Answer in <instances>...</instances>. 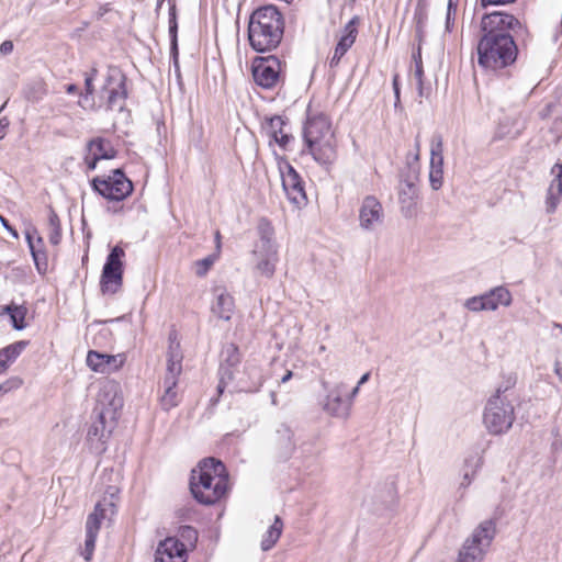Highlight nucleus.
<instances>
[{"instance_id":"obj_1","label":"nucleus","mask_w":562,"mask_h":562,"mask_svg":"<svg viewBox=\"0 0 562 562\" xmlns=\"http://www.w3.org/2000/svg\"><path fill=\"white\" fill-rule=\"evenodd\" d=\"M510 31L517 35L526 32V27L505 11H494L482 16V36L476 50L477 65L483 70L498 72L516 61L518 47Z\"/></svg>"},{"instance_id":"obj_2","label":"nucleus","mask_w":562,"mask_h":562,"mask_svg":"<svg viewBox=\"0 0 562 562\" xmlns=\"http://www.w3.org/2000/svg\"><path fill=\"white\" fill-rule=\"evenodd\" d=\"M117 387L116 383L108 382L98 393V405L93 411L94 419L87 431V442L95 453L105 451L106 440L116 425V413L123 406Z\"/></svg>"},{"instance_id":"obj_3","label":"nucleus","mask_w":562,"mask_h":562,"mask_svg":"<svg viewBox=\"0 0 562 562\" xmlns=\"http://www.w3.org/2000/svg\"><path fill=\"white\" fill-rule=\"evenodd\" d=\"M228 490V473L220 460L205 458L191 471L190 491L203 505H213L221 501Z\"/></svg>"},{"instance_id":"obj_4","label":"nucleus","mask_w":562,"mask_h":562,"mask_svg":"<svg viewBox=\"0 0 562 562\" xmlns=\"http://www.w3.org/2000/svg\"><path fill=\"white\" fill-rule=\"evenodd\" d=\"M249 44L258 53L272 50L281 43V12L274 4L256 9L249 19Z\"/></svg>"},{"instance_id":"obj_5","label":"nucleus","mask_w":562,"mask_h":562,"mask_svg":"<svg viewBox=\"0 0 562 562\" xmlns=\"http://www.w3.org/2000/svg\"><path fill=\"white\" fill-rule=\"evenodd\" d=\"M515 384L508 380L506 385H499L487 400L483 412V424L490 435L501 436L507 434L516 419L515 407L508 400L506 392Z\"/></svg>"},{"instance_id":"obj_6","label":"nucleus","mask_w":562,"mask_h":562,"mask_svg":"<svg viewBox=\"0 0 562 562\" xmlns=\"http://www.w3.org/2000/svg\"><path fill=\"white\" fill-rule=\"evenodd\" d=\"M495 535V522L493 520L482 521L463 542L457 562H482Z\"/></svg>"},{"instance_id":"obj_7","label":"nucleus","mask_w":562,"mask_h":562,"mask_svg":"<svg viewBox=\"0 0 562 562\" xmlns=\"http://www.w3.org/2000/svg\"><path fill=\"white\" fill-rule=\"evenodd\" d=\"M92 188L108 200L122 201L132 193L133 183L121 169H115L108 178H94Z\"/></svg>"},{"instance_id":"obj_8","label":"nucleus","mask_w":562,"mask_h":562,"mask_svg":"<svg viewBox=\"0 0 562 562\" xmlns=\"http://www.w3.org/2000/svg\"><path fill=\"white\" fill-rule=\"evenodd\" d=\"M124 250L120 246L113 247L108 255L100 280L101 291L104 294H114L121 288L123 280V263L121 258L124 257Z\"/></svg>"},{"instance_id":"obj_9","label":"nucleus","mask_w":562,"mask_h":562,"mask_svg":"<svg viewBox=\"0 0 562 562\" xmlns=\"http://www.w3.org/2000/svg\"><path fill=\"white\" fill-rule=\"evenodd\" d=\"M102 92L106 94L108 110L122 111L127 98L125 75L117 68H110Z\"/></svg>"},{"instance_id":"obj_10","label":"nucleus","mask_w":562,"mask_h":562,"mask_svg":"<svg viewBox=\"0 0 562 562\" xmlns=\"http://www.w3.org/2000/svg\"><path fill=\"white\" fill-rule=\"evenodd\" d=\"M323 387L327 391L325 398L322 401L324 412L333 417L347 419L351 412V400L345 396L347 395V385L341 382L328 389L324 383Z\"/></svg>"},{"instance_id":"obj_11","label":"nucleus","mask_w":562,"mask_h":562,"mask_svg":"<svg viewBox=\"0 0 562 562\" xmlns=\"http://www.w3.org/2000/svg\"><path fill=\"white\" fill-rule=\"evenodd\" d=\"M281 75V60L276 55L256 58L252 66L255 82L263 89L273 88Z\"/></svg>"},{"instance_id":"obj_12","label":"nucleus","mask_w":562,"mask_h":562,"mask_svg":"<svg viewBox=\"0 0 562 562\" xmlns=\"http://www.w3.org/2000/svg\"><path fill=\"white\" fill-rule=\"evenodd\" d=\"M285 169L286 172L283 171V192L295 207L301 209L307 203L304 182L291 165L286 164Z\"/></svg>"},{"instance_id":"obj_13","label":"nucleus","mask_w":562,"mask_h":562,"mask_svg":"<svg viewBox=\"0 0 562 562\" xmlns=\"http://www.w3.org/2000/svg\"><path fill=\"white\" fill-rule=\"evenodd\" d=\"M383 207L373 195H367L359 209V224L364 231H373L383 221Z\"/></svg>"},{"instance_id":"obj_14","label":"nucleus","mask_w":562,"mask_h":562,"mask_svg":"<svg viewBox=\"0 0 562 562\" xmlns=\"http://www.w3.org/2000/svg\"><path fill=\"white\" fill-rule=\"evenodd\" d=\"M335 136L331 123L327 115L319 113L310 116L304 126V139L306 144Z\"/></svg>"},{"instance_id":"obj_15","label":"nucleus","mask_w":562,"mask_h":562,"mask_svg":"<svg viewBox=\"0 0 562 562\" xmlns=\"http://www.w3.org/2000/svg\"><path fill=\"white\" fill-rule=\"evenodd\" d=\"M155 562H187V548L177 538L168 537L158 543Z\"/></svg>"},{"instance_id":"obj_16","label":"nucleus","mask_w":562,"mask_h":562,"mask_svg":"<svg viewBox=\"0 0 562 562\" xmlns=\"http://www.w3.org/2000/svg\"><path fill=\"white\" fill-rule=\"evenodd\" d=\"M86 362L92 371L110 374L122 368L124 357L122 355H106L90 350L87 355Z\"/></svg>"},{"instance_id":"obj_17","label":"nucleus","mask_w":562,"mask_h":562,"mask_svg":"<svg viewBox=\"0 0 562 562\" xmlns=\"http://www.w3.org/2000/svg\"><path fill=\"white\" fill-rule=\"evenodd\" d=\"M314 160L327 170L337 160V140L335 136L307 144Z\"/></svg>"},{"instance_id":"obj_18","label":"nucleus","mask_w":562,"mask_h":562,"mask_svg":"<svg viewBox=\"0 0 562 562\" xmlns=\"http://www.w3.org/2000/svg\"><path fill=\"white\" fill-rule=\"evenodd\" d=\"M262 135L268 139L269 147L274 155L276 164L281 171V156L278 153V148H281V115H272L266 117L261 125Z\"/></svg>"},{"instance_id":"obj_19","label":"nucleus","mask_w":562,"mask_h":562,"mask_svg":"<svg viewBox=\"0 0 562 562\" xmlns=\"http://www.w3.org/2000/svg\"><path fill=\"white\" fill-rule=\"evenodd\" d=\"M358 18H352L344 27L342 35L340 36L334 52V56L329 61V66L336 67L338 66L342 56L349 50V48L355 44L358 30H357Z\"/></svg>"},{"instance_id":"obj_20","label":"nucleus","mask_w":562,"mask_h":562,"mask_svg":"<svg viewBox=\"0 0 562 562\" xmlns=\"http://www.w3.org/2000/svg\"><path fill=\"white\" fill-rule=\"evenodd\" d=\"M551 173L554 176L547 191L546 210L547 213H554L562 198V164H555Z\"/></svg>"},{"instance_id":"obj_21","label":"nucleus","mask_w":562,"mask_h":562,"mask_svg":"<svg viewBox=\"0 0 562 562\" xmlns=\"http://www.w3.org/2000/svg\"><path fill=\"white\" fill-rule=\"evenodd\" d=\"M180 373L176 372H167L165 374L164 381H162V395L160 396V406L164 411H170L171 408L176 407L179 402V394L176 390L178 384V378Z\"/></svg>"},{"instance_id":"obj_22","label":"nucleus","mask_w":562,"mask_h":562,"mask_svg":"<svg viewBox=\"0 0 562 562\" xmlns=\"http://www.w3.org/2000/svg\"><path fill=\"white\" fill-rule=\"evenodd\" d=\"M211 310L218 318L229 321L235 310L234 297L225 290L216 291Z\"/></svg>"},{"instance_id":"obj_23","label":"nucleus","mask_w":562,"mask_h":562,"mask_svg":"<svg viewBox=\"0 0 562 562\" xmlns=\"http://www.w3.org/2000/svg\"><path fill=\"white\" fill-rule=\"evenodd\" d=\"M26 241L31 250V255L33 257L35 267L41 274H44L47 271L48 262L47 255L44 250L43 238L37 236L36 240L33 239V236L30 232L26 233Z\"/></svg>"},{"instance_id":"obj_24","label":"nucleus","mask_w":562,"mask_h":562,"mask_svg":"<svg viewBox=\"0 0 562 562\" xmlns=\"http://www.w3.org/2000/svg\"><path fill=\"white\" fill-rule=\"evenodd\" d=\"M177 331L172 330L169 335V347L167 352V372L181 373L182 371V352L180 342L177 339Z\"/></svg>"},{"instance_id":"obj_25","label":"nucleus","mask_w":562,"mask_h":562,"mask_svg":"<svg viewBox=\"0 0 562 562\" xmlns=\"http://www.w3.org/2000/svg\"><path fill=\"white\" fill-rule=\"evenodd\" d=\"M401 211L404 217L411 218L416 215V188L412 182H406L398 193Z\"/></svg>"},{"instance_id":"obj_26","label":"nucleus","mask_w":562,"mask_h":562,"mask_svg":"<svg viewBox=\"0 0 562 562\" xmlns=\"http://www.w3.org/2000/svg\"><path fill=\"white\" fill-rule=\"evenodd\" d=\"M240 356L237 346L234 344L227 345L222 351V362L220 368L225 367L227 373V382L234 378V368L239 363Z\"/></svg>"},{"instance_id":"obj_27","label":"nucleus","mask_w":562,"mask_h":562,"mask_svg":"<svg viewBox=\"0 0 562 562\" xmlns=\"http://www.w3.org/2000/svg\"><path fill=\"white\" fill-rule=\"evenodd\" d=\"M259 254H262V258L257 263V270L266 277H271L276 271L278 262V250L274 248L261 249Z\"/></svg>"},{"instance_id":"obj_28","label":"nucleus","mask_w":562,"mask_h":562,"mask_svg":"<svg viewBox=\"0 0 562 562\" xmlns=\"http://www.w3.org/2000/svg\"><path fill=\"white\" fill-rule=\"evenodd\" d=\"M87 150L99 159H112L116 154L110 142L101 137L91 139L87 145Z\"/></svg>"},{"instance_id":"obj_29","label":"nucleus","mask_w":562,"mask_h":562,"mask_svg":"<svg viewBox=\"0 0 562 562\" xmlns=\"http://www.w3.org/2000/svg\"><path fill=\"white\" fill-rule=\"evenodd\" d=\"M26 346L25 341H16L0 350V370H7L11 363L22 353Z\"/></svg>"},{"instance_id":"obj_30","label":"nucleus","mask_w":562,"mask_h":562,"mask_svg":"<svg viewBox=\"0 0 562 562\" xmlns=\"http://www.w3.org/2000/svg\"><path fill=\"white\" fill-rule=\"evenodd\" d=\"M8 314L12 324V327L16 330H21L25 328V316L27 314V308L24 305H18L11 303L5 305L2 308L1 314Z\"/></svg>"},{"instance_id":"obj_31","label":"nucleus","mask_w":562,"mask_h":562,"mask_svg":"<svg viewBox=\"0 0 562 562\" xmlns=\"http://www.w3.org/2000/svg\"><path fill=\"white\" fill-rule=\"evenodd\" d=\"M443 170V142L440 134H435L430 142V168Z\"/></svg>"},{"instance_id":"obj_32","label":"nucleus","mask_w":562,"mask_h":562,"mask_svg":"<svg viewBox=\"0 0 562 562\" xmlns=\"http://www.w3.org/2000/svg\"><path fill=\"white\" fill-rule=\"evenodd\" d=\"M169 4V35L171 42V54L173 56L175 66L178 67V23L176 14V3L172 0H168Z\"/></svg>"},{"instance_id":"obj_33","label":"nucleus","mask_w":562,"mask_h":562,"mask_svg":"<svg viewBox=\"0 0 562 562\" xmlns=\"http://www.w3.org/2000/svg\"><path fill=\"white\" fill-rule=\"evenodd\" d=\"M428 0H417L414 11V21L416 24V35L419 42L424 36V30L428 20Z\"/></svg>"},{"instance_id":"obj_34","label":"nucleus","mask_w":562,"mask_h":562,"mask_svg":"<svg viewBox=\"0 0 562 562\" xmlns=\"http://www.w3.org/2000/svg\"><path fill=\"white\" fill-rule=\"evenodd\" d=\"M104 516V509L101 503H98L94 506V510L87 518L86 533L98 536Z\"/></svg>"},{"instance_id":"obj_35","label":"nucleus","mask_w":562,"mask_h":562,"mask_svg":"<svg viewBox=\"0 0 562 562\" xmlns=\"http://www.w3.org/2000/svg\"><path fill=\"white\" fill-rule=\"evenodd\" d=\"M490 299L495 304V310L498 308V306H509L513 301L512 293L509 290L503 285L495 286L487 291Z\"/></svg>"},{"instance_id":"obj_36","label":"nucleus","mask_w":562,"mask_h":562,"mask_svg":"<svg viewBox=\"0 0 562 562\" xmlns=\"http://www.w3.org/2000/svg\"><path fill=\"white\" fill-rule=\"evenodd\" d=\"M280 517L276 516L274 524L267 530L261 540V549L263 551L270 550L281 536V527L278 526Z\"/></svg>"},{"instance_id":"obj_37","label":"nucleus","mask_w":562,"mask_h":562,"mask_svg":"<svg viewBox=\"0 0 562 562\" xmlns=\"http://www.w3.org/2000/svg\"><path fill=\"white\" fill-rule=\"evenodd\" d=\"M49 235L48 239L52 245H58L61 239V228L58 215L53 209L48 213Z\"/></svg>"},{"instance_id":"obj_38","label":"nucleus","mask_w":562,"mask_h":562,"mask_svg":"<svg viewBox=\"0 0 562 562\" xmlns=\"http://www.w3.org/2000/svg\"><path fill=\"white\" fill-rule=\"evenodd\" d=\"M259 232H260V243L256 246L255 254L258 255V252L261 251V249H270L274 248L276 246L271 245V235H272V227L270 224L266 221H261L259 224Z\"/></svg>"},{"instance_id":"obj_39","label":"nucleus","mask_w":562,"mask_h":562,"mask_svg":"<svg viewBox=\"0 0 562 562\" xmlns=\"http://www.w3.org/2000/svg\"><path fill=\"white\" fill-rule=\"evenodd\" d=\"M483 465V457L479 452L469 454L464 460V469L471 471V475L475 476Z\"/></svg>"},{"instance_id":"obj_40","label":"nucleus","mask_w":562,"mask_h":562,"mask_svg":"<svg viewBox=\"0 0 562 562\" xmlns=\"http://www.w3.org/2000/svg\"><path fill=\"white\" fill-rule=\"evenodd\" d=\"M218 258V254H213V255H210L201 260H198L195 262V267H196V274L202 277L204 276L209 269L214 265V262L217 260Z\"/></svg>"},{"instance_id":"obj_41","label":"nucleus","mask_w":562,"mask_h":562,"mask_svg":"<svg viewBox=\"0 0 562 562\" xmlns=\"http://www.w3.org/2000/svg\"><path fill=\"white\" fill-rule=\"evenodd\" d=\"M457 12V2L448 1L446 13V31L451 32L454 26V19Z\"/></svg>"},{"instance_id":"obj_42","label":"nucleus","mask_w":562,"mask_h":562,"mask_svg":"<svg viewBox=\"0 0 562 562\" xmlns=\"http://www.w3.org/2000/svg\"><path fill=\"white\" fill-rule=\"evenodd\" d=\"M98 536L86 533V540H85V549H83V558L85 560L89 561L92 558L94 548H95V540Z\"/></svg>"},{"instance_id":"obj_43","label":"nucleus","mask_w":562,"mask_h":562,"mask_svg":"<svg viewBox=\"0 0 562 562\" xmlns=\"http://www.w3.org/2000/svg\"><path fill=\"white\" fill-rule=\"evenodd\" d=\"M443 181V170L429 169V182L434 190H439Z\"/></svg>"},{"instance_id":"obj_44","label":"nucleus","mask_w":562,"mask_h":562,"mask_svg":"<svg viewBox=\"0 0 562 562\" xmlns=\"http://www.w3.org/2000/svg\"><path fill=\"white\" fill-rule=\"evenodd\" d=\"M464 307L471 312H482L483 305H482V299L481 295H475L472 297H469L464 301Z\"/></svg>"},{"instance_id":"obj_45","label":"nucleus","mask_w":562,"mask_h":562,"mask_svg":"<svg viewBox=\"0 0 562 562\" xmlns=\"http://www.w3.org/2000/svg\"><path fill=\"white\" fill-rule=\"evenodd\" d=\"M97 74H98V70L95 68H92L91 71L86 75V78H85V87H86L85 98L86 99L88 97H91L94 92L93 80L95 79Z\"/></svg>"},{"instance_id":"obj_46","label":"nucleus","mask_w":562,"mask_h":562,"mask_svg":"<svg viewBox=\"0 0 562 562\" xmlns=\"http://www.w3.org/2000/svg\"><path fill=\"white\" fill-rule=\"evenodd\" d=\"M413 59L415 61V77L420 82L424 75L420 46L418 47L417 52L413 54Z\"/></svg>"},{"instance_id":"obj_47","label":"nucleus","mask_w":562,"mask_h":562,"mask_svg":"<svg viewBox=\"0 0 562 562\" xmlns=\"http://www.w3.org/2000/svg\"><path fill=\"white\" fill-rule=\"evenodd\" d=\"M180 535L189 541H196L198 538L196 530L190 526L181 527Z\"/></svg>"},{"instance_id":"obj_48","label":"nucleus","mask_w":562,"mask_h":562,"mask_svg":"<svg viewBox=\"0 0 562 562\" xmlns=\"http://www.w3.org/2000/svg\"><path fill=\"white\" fill-rule=\"evenodd\" d=\"M225 370H226V369H225V367H222V368H220V370H218V373H220V382H218V384H217V393H218L220 395L224 392V390H225L226 385L229 383V382H227V373H226V371H225Z\"/></svg>"},{"instance_id":"obj_49","label":"nucleus","mask_w":562,"mask_h":562,"mask_svg":"<svg viewBox=\"0 0 562 562\" xmlns=\"http://www.w3.org/2000/svg\"><path fill=\"white\" fill-rule=\"evenodd\" d=\"M481 299H482L483 311H495V304L490 299L487 292L481 294Z\"/></svg>"},{"instance_id":"obj_50","label":"nucleus","mask_w":562,"mask_h":562,"mask_svg":"<svg viewBox=\"0 0 562 562\" xmlns=\"http://www.w3.org/2000/svg\"><path fill=\"white\" fill-rule=\"evenodd\" d=\"M100 159L98 157L91 155L90 153H87V155L85 157V162L89 170H94L97 168V162Z\"/></svg>"},{"instance_id":"obj_51","label":"nucleus","mask_w":562,"mask_h":562,"mask_svg":"<svg viewBox=\"0 0 562 562\" xmlns=\"http://www.w3.org/2000/svg\"><path fill=\"white\" fill-rule=\"evenodd\" d=\"M515 0H480L481 7L486 8L488 5H499V4H507L512 3Z\"/></svg>"},{"instance_id":"obj_52","label":"nucleus","mask_w":562,"mask_h":562,"mask_svg":"<svg viewBox=\"0 0 562 562\" xmlns=\"http://www.w3.org/2000/svg\"><path fill=\"white\" fill-rule=\"evenodd\" d=\"M0 222L2 226L14 237L18 238V232L9 224L8 220L0 215Z\"/></svg>"},{"instance_id":"obj_53","label":"nucleus","mask_w":562,"mask_h":562,"mask_svg":"<svg viewBox=\"0 0 562 562\" xmlns=\"http://www.w3.org/2000/svg\"><path fill=\"white\" fill-rule=\"evenodd\" d=\"M392 85H393V90H394V94H395V106H396L400 102L398 75H394Z\"/></svg>"},{"instance_id":"obj_54","label":"nucleus","mask_w":562,"mask_h":562,"mask_svg":"<svg viewBox=\"0 0 562 562\" xmlns=\"http://www.w3.org/2000/svg\"><path fill=\"white\" fill-rule=\"evenodd\" d=\"M13 50V43L11 41H4L0 45V53L8 55Z\"/></svg>"},{"instance_id":"obj_55","label":"nucleus","mask_w":562,"mask_h":562,"mask_svg":"<svg viewBox=\"0 0 562 562\" xmlns=\"http://www.w3.org/2000/svg\"><path fill=\"white\" fill-rule=\"evenodd\" d=\"M8 126H9V121L5 117H2L0 120V140L5 137Z\"/></svg>"},{"instance_id":"obj_56","label":"nucleus","mask_w":562,"mask_h":562,"mask_svg":"<svg viewBox=\"0 0 562 562\" xmlns=\"http://www.w3.org/2000/svg\"><path fill=\"white\" fill-rule=\"evenodd\" d=\"M473 479L474 476L471 475V471L463 469V481L461 482V486L470 485Z\"/></svg>"},{"instance_id":"obj_57","label":"nucleus","mask_w":562,"mask_h":562,"mask_svg":"<svg viewBox=\"0 0 562 562\" xmlns=\"http://www.w3.org/2000/svg\"><path fill=\"white\" fill-rule=\"evenodd\" d=\"M286 438L292 447V451H296L295 442L293 441V434L290 429H283V439Z\"/></svg>"},{"instance_id":"obj_58","label":"nucleus","mask_w":562,"mask_h":562,"mask_svg":"<svg viewBox=\"0 0 562 562\" xmlns=\"http://www.w3.org/2000/svg\"><path fill=\"white\" fill-rule=\"evenodd\" d=\"M359 389H360V385L357 384L350 392L347 390V395H345V396L347 398L351 400V404L353 403V398L358 395Z\"/></svg>"},{"instance_id":"obj_59","label":"nucleus","mask_w":562,"mask_h":562,"mask_svg":"<svg viewBox=\"0 0 562 562\" xmlns=\"http://www.w3.org/2000/svg\"><path fill=\"white\" fill-rule=\"evenodd\" d=\"M554 373L559 376L562 382V363L559 360L554 362Z\"/></svg>"},{"instance_id":"obj_60","label":"nucleus","mask_w":562,"mask_h":562,"mask_svg":"<svg viewBox=\"0 0 562 562\" xmlns=\"http://www.w3.org/2000/svg\"><path fill=\"white\" fill-rule=\"evenodd\" d=\"M370 379V372H367L364 373L360 380L358 381V384L361 386L362 384H364L366 382H368Z\"/></svg>"},{"instance_id":"obj_61","label":"nucleus","mask_w":562,"mask_h":562,"mask_svg":"<svg viewBox=\"0 0 562 562\" xmlns=\"http://www.w3.org/2000/svg\"><path fill=\"white\" fill-rule=\"evenodd\" d=\"M78 90L76 85H68L66 88V92L69 94L76 93Z\"/></svg>"},{"instance_id":"obj_62","label":"nucleus","mask_w":562,"mask_h":562,"mask_svg":"<svg viewBox=\"0 0 562 562\" xmlns=\"http://www.w3.org/2000/svg\"><path fill=\"white\" fill-rule=\"evenodd\" d=\"M215 240H216V252L218 254L220 252V249H221V235H220V232L217 231L215 233Z\"/></svg>"},{"instance_id":"obj_63","label":"nucleus","mask_w":562,"mask_h":562,"mask_svg":"<svg viewBox=\"0 0 562 562\" xmlns=\"http://www.w3.org/2000/svg\"><path fill=\"white\" fill-rule=\"evenodd\" d=\"M259 389L258 385H252V386H241L240 390L243 391H246V392H255Z\"/></svg>"},{"instance_id":"obj_64","label":"nucleus","mask_w":562,"mask_h":562,"mask_svg":"<svg viewBox=\"0 0 562 562\" xmlns=\"http://www.w3.org/2000/svg\"><path fill=\"white\" fill-rule=\"evenodd\" d=\"M292 376V372L291 371H286L284 374H283V383L288 382Z\"/></svg>"}]
</instances>
